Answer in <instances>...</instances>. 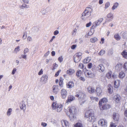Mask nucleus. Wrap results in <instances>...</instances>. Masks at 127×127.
Returning a JSON list of instances; mask_svg holds the SVG:
<instances>
[{"mask_svg": "<svg viewBox=\"0 0 127 127\" xmlns=\"http://www.w3.org/2000/svg\"><path fill=\"white\" fill-rule=\"evenodd\" d=\"M91 60V57H88L85 58L84 60V62L85 63H89Z\"/></svg>", "mask_w": 127, "mask_h": 127, "instance_id": "obj_34", "label": "nucleus"}, {"mask_svg": "<svg viewBox=\"0 0 127 127\" xmlns=\"http://www.w3.org/2000/svg\"><path fill=\"white\" fill-rule=\"evenodd\" d=\"M58 66V65L56 64V63H54L53 64V68L52 70H53L55 69Z\"/></svg>", "mask_w": 127, "mask_h": 127, "instance_id": "obj_48", "label": "nucleus"}, {"mask_svg": "<svg viewBox=\"0 0 127 127\" xmlns=\"http://www.w3.org/2000/svg\"><path fill=\"white\" fill-rule=\"evenodd\" d=\"M119 115L117 113H115L113 114V118L116 123H117L119 120Z\"/></svg>", "mask_w": 127, "mask_h": 127, "instance_id": "obj_11", "label": "nucleus"}, {"mask_svg": "<svg viewBox=\"0 0 127 127\" xmlns=\"http://www.w3.org/2000/svg\"><path fill=\"white\" fill-rule=\"evenodd\" d=\"M20 7L22 9L25 8H27V5L25 4H23L20 6Z\"/></svg>", "mask_w": 127, "mask_h": 127, "instance_id": "obj_49", "label": "nucleus"}, {"mask_svg": "<svg viewBox=\"0 0 127 127\" xmlns=\"http://www.w3.org/2000/svg\"><path fill=\"white\" fill-rule=\"evenodd\" d=\"M113 88L110 84L108 85V91L110 94H111L113 92Z\"/></svg>", "mask_w": 127, "mask_h": 127, "instance_id": "obj_22", "label": "nucleus"}, {"mask_svg": "<svg viewBox=\"0 0 127 127\" xmlns=\"http://www.w3.org/2000/svg\"><path fill=\"white\" fill-rule=\"evenodd\" d=\"M17 70L16 68H14L13 69L12 72V75H14L15 73Z\"/></svg>", "mask_w": 127, "mask_h": 127, "instance_id": "obj_58", "label": "nucleus"}, {"mask_svg": "<svg viewBox=\"0 0 127 127\" xmlns=\"http://www.w3.org/2000/svg\"><path fill=\"white\" fill-rule=\"evenodd\" d=\"M82 71L80 70H78L77 71L76 75L77 77H79L81 75Z\"/></svg>", "mask_w": 127, "mask_h": 127, "instance_id": "obj_43", "label": "nucleus"}, {"mask_svg": "<svg viewBox=\"0 0 127 127\" xmlns=\"http://www.w3.org/2000/svg\"><path fill=\"white\" fill-rule=\"evenodd\" d=\"M92 12V10L90 7L86 8L82 14L81 18L83 20H86L91 15Z\"/></svg>", "mask_w": 127, "mask_h": 127, "instance_id": "obj_3", "label": "nucleus"}, {"mask_svg": "<svg viewBox=\"0 0 127 127\" xmlns=\"http://www.w3.org/2000/svg\"><path fill=\"white\" fill-rule=\"evenodd\" d=\"M77 46V45L76 44L73 45L71 47V48L72 49H75Z\"/></svg>", "mask_w": 127, "mask_h": 127, "instance_id": "obj_62", "label": "nucleus"}, {"mask_svg": "<svg viewBox=\"0 0 127 127\" xmlns=\"http://www.w3.org/2000/svg\"><path fill=\"white\" fill-rule=\"evenodd\" d=\"M48 76L45 75H44L41 78V81L44 84L45 83L47 80Z\"/></svg>", "mask_w": 127, "mask_h": 127, "instance_id": "obj_16", "label": "nucleus"}, {"mask_svg": "<svg viewBox=\"0 0 127 127\" xmlns=\"http://www.w3.org/2000/svg\"><path fill=\"white\" fill-rule=\"evenodd\" d=\"M21 56L22 57H19V58L20 59H21L22 58L25 59H26L27 58V55H26L25 54H22L21 55Z\"/></svg>", "mask_w": 127, "mask_h": 127, "instance_id": "obj_47", "label": "nucleus"}, {"mask_svg": "<svg viewBox=\"0 0 127 127\" xmlns=\"http://www.w3.org/2000/svg\"><path fill=\"white\" fill-rule=\"evenodd\" d=\"M112 74V72L111 71H110L106 74V76L108 79H109L111 77Z\"/></svg>", "mask_w": 127, "mask_h": 127, "instance_id": "obj_35", "label": "nucleus"}, {"mask_svg": "<svg viewBox=\"0 0 127 127\" xmlns=\"http://www.w3.org/2000/svg\"><path fill=\"white\" fill-rule=\"evenodd\" d=\"M98 124L102 127H106L107 126V121L103 119H100L98 122Z\"/></svg>", "mask_w": 127, "mask_h": 127, "instance_id": "obj_9", "label": "nucleus"}, {"mask_svg": "<svg viewBox=\"0 0 127 127\" xmlns=\"http://www.w3.org/2000/svg\"><path fill=\"white\" fill-rule=\"evenodd\" d=\"M97 70L101 73L103 72L105 70L104 67L101 64L98 65L97 67Z\"/></svg>", "mask_w": 127, "mask_h": 127, "instance_id": "obj_13", "label": "nucleus"}, {"mask_svg": "<svg viewBox=\"0 0 127 127\" xmlns=\"http://www.w3.org/2000/svg\"><path fill=\"white\" fill-rule=\"evenodd\" d=\"M96 94L97 96H99L102 95V90L101 89L99 88H97L95 90Z\"/></svg>", "mask_w": 127, "mask_h": 127, "instance_id": "obj_17", "label": "nucleus"}, {"mask_svg": "<svg viewBox=\"0 0 127 127\" xmlns=\"http://www.w3.org/2000/svg\"><path fill=\"white\" fill-rule=\"evenodd\" d=\"M116 123L111 122L110 124V127H116Z\"/></svg>", "mask_w": 127, "mask_h": 127, "instance_id": "obj_51", "label": "nucleus"}, {"mask_svg": "<svg viewBox=\"0 0 127 127\" xmlns=\"http://www.w3.org/2000/svg\"><path fill=\"white\" fill-rule=\"evenodd\" d=\"M82 53L81 52H78L76 53L74 56V62L76 63L79 62L81 58Z\"/></svg>", "mask_w": 127, "mask_h": 127, "instance_id": "obj_5", "label": "nucleus"}, {"mask_svg": "<svg viewBox=\"0 0 127 127\" xmlns=\"http://www.w3.org/2000/svg\"><path fill=\"white\" fill-rule=\"evenodd\" d=\"M79 67L81 69H82L83 67V64L82 63H80L79 65Z\"/></svg>", "mask_w": 127, "mask_h": 127, "instance_id": "obj_61", "label": "nucleus"}, {"mask_svg": "<svg viewBox=\"0 0 127 127\" xmlns=\"http://www.w3.org/2000/svg\"><path fill=\"white\" fill-rule=\"evenodd\" d=\"M67 87L68 88H71L74 86V83L72 81H70L66 84Z\"/></svg>", "mask_w": 127, "mask_h": 127, "instance_id": "obj_20", "label": "nucleus"}, {"mask_svg": "<svg viewBox=\"0 0 127 127\" xmlns=\"http://www.w3.org/2000/svg\"><path fill=\"white\" fill-rule=\"evenodd\" d=\"M105 51L104 50H102L98 53V54L99 55L101 56L103 55L104 54H105Z\"/></svg>", "mask_w": 127, "mask_h": 127, "instance_id": "obj_42", "label": "nucleus"}, {"mask_svg": "<svg viewBox=\"0 0 127 127\" xmlns=\"http://www.w3.org/2000/svg\"><path fill=\"white\" fill-rule=\"evenodd\" d=\"M63 106L62 105H59L56 109V110L58 112H60L62 109Z\"/></svg>", "mask_w": 127, "mask_h": 127, "instance_id": "obj_27", "label": "nucleus"}, {"mask_svg": "<svg viewBox=\"0 0 127 127\" xmlns=\"http://www.w3.org/2000/svg\"><path fill=\"white\" fill-rule=\"evenodd\" d=\"M29 51V49L27 48H25L24 49V53L25 54L28 52Z\"/></svg>", "mask_w": 127, "mask_h": 127, "instance_id": "obj_50", "label": "nucleus"}, {"mask_svg": "<svg viewBox=\"0 0 127 127\" xmlns=\"http://www.w3.org/2000/svg\"><path fill=\"white\" fill-rule=\"evenodd\" d=\"M61 97L63 99H65L67 97V92L66 90L64 89H62L61 91Z\"/></svg>", "mask_w": 127, "mask_h": 127, "instance_id": "obj_8", "label": "nucleus"}, {"mask_svg": "<svg viewBox=\"0 0 127 127\" xmlns=\"http://www.w3.org/2000/svg\"><path fill=\"white\" fill-rule=\"evenodd\" d=\"M32 38L30 36H28V37L27 39V41H32Z\"/></svg>", "mask_w": 127, "mask_h": 127, "instance_id": "obj_54", "label": "nucleus"}, {"mask_svg": "<svg viewBox=\"0 0 127 127\" xmlns=\"http://www.w3.org/2000/svg\"><path fill=\"white\" fill-rule=\"evenodd\" d=\"M113 16L112 14L110 13L107 15V17L108 18H110Z\"/></svg>", "mask_w": 127, "mask_h": 127, "instance_id": "obj_60", "label": "nucleus"}, {"mask_svg": "<svg viewBox=\"0 0 127 127\" xmlns=\"http://www.w3.org/2000/svg\"><path fill=\"white\" fill-rule=\"evenodd\" d=\"M85 73L86 76L88 78H92L95 76L94 73L90 71H86Z\"/></svg>", "mask_w": 127, "mask_h": 127, "instance_id": "obj_7", "label": "nucleus"}, {"mask_svg": "<svg viewBox=\"0 0 127 127\" xmlns=\"http://www.w3.org/2000/svg\"><path fill=\"white\" fill-rule=\"evenodd\" d=\"M110 107V105L108 104L102 105L99 106L100 109L101 110H102L108 109Z\"/></svg>", "mask_w": 127, "mask_h": 127, "instance_id": "obj_12", "label": "nucleus"}, {"mask_svg": "<svg viewBox=\"0 0 127 127\" xmlns=\"http://www.w3.org/2000/svg\"><path fill=\"white\" fill-rule=\"evenodd\" d=\"M92 24V23L91 22H90L89 23L87 24L86 25V27H90Z\"/></svg>", "mask_w": 127, "mask_h": 127, "instance_id": "obj_63", "label": "nucleus"}, {"mask_svg": "<svg viewBox=\"0 0 127 127\" xmlns=\"http://www.w3.org/2000/svg\"><path fill=\"white\" fill-rule=\"evenodd\" d=\"M107 99L105 98H104L101 99L99 102V106L102 105L103 103H104L107 102Z\"/></svg>", "mask_w": 127, "mask_h": 127, "instance_id": "obj_18", "label": "nucleus"}, {"mask_svg": "<svg viewBox=\"0 0 127 127\" xmlns=\"http://www.w3.org/2000/svg\"><path fill=\"white\" fill-rule=\"evenodd\" d=\"M124 39H127V31L124 32L122 35Z\"/></svg>", "mask_w": 127, "mask_h": 127, "instance_id": "obj_41", "label": "nucleus"}, {"mask_svg": "<svg viewBox=\"0 0 127 127\" xmlns=\"http://www.w3.org/2000/svg\"><path fill=\"white\" fill-rule=\"evenodd\" d=\"M82 124L80 123H76L74 125V127H82Z\"/></svg>", "mask_w": 127, "mask_h": 127, "instance_id": "obj_39", "label": "nucleus"}, {"mask_svg": "<svg viewBox=\"0 0 127 127\" xmlns=\"http://www.w3.org/2000/svg\"><path fill=\"white\" fill-rule=\"evenodd\" d=\"M88 68H91L92 67L93 64L92 63H90L88 64Z\"/></svg>", "mask_w": 127, "mask_h": 127, "instance_id": "obj_52", "label": "nucleus"}, {"mask_svg": "<svg viewBox=\"0 0 127 127\" xmlns=\"http://www.w3.org/2000/svg\"><path fill=\"white\" fill-rule=\"evenodd\" d=\"M21 2L22 3H26L28 4L29 3V0H20Z\"/></svg>", "mask_w": 127, "mask_h": 127, "instance_id": "obj_44", "label": "nucleus"}, {"mask_svg": "<svg viewBox=\"0 0 127 127\" xmlns=\"http://www.w3.org/2000/svg\"><path fill=\"white\" fill-rule=\"evenodd\" d=\"M103 20V19L102 18L98 19L97 20L93 23L92 27L93 29L96 28V27L99 25L102 21Z\"/></svg>", "mask_w": 127, "mask_h": 127, "instance_id": "obj_6", "label": "nucleus"}, {"mask_svg": "<svg viewBox=\"0 0 127 127\" xmlns=\"http://www.w3.org/2000/svg\"><path fill=\"white\" fill-rule=\"evenodd\" d=\"M12 111V108H9L7 110L6 113L7 115L8 116H9L11 114V112Z\"/></svg>", "mask_w": 127, "mask_h": 127, "instance_id": "obj_30", "label": "nucleus"}, {"mask_svg": "<svg viewBox=\"0 0 127 127\" xmlns=\"http://www.w3.org/2000/svg\"><path fill=\"white\" fill-rule=\"evenodd\" d=\"M59 105L56 103L53 102L52 104V107L53 109H56L57 106Z\"/></svg>", "mask_w": 127, "mask_h": 127, "instance_id": "obj_37", "label": "nucleus"}, {"mask_svg": "<svg viewBox=\"0 0 127 127\" xmlns=\"http://www.w3.org/2000/svg\"><path fill=\"white\" fill-rule=\"evenodd\" d=\"M27 36V35L26 34H25V33H24L23 35V38L24 39H26V38Z\"/></svg>", "mask_w": 127, "mask_h": 127, "instance_id": "obj_64", "label": "nucleus"}, {"mask_svg": "<svg viewBox=\"0 0 127 127\" xmlns=\"http://www.w3.org/2000/svg\"><path fill=\"white\" fill-rule=\"evenodd\" d=\"M119 5V3L117 2H115L113 4L112 7V9L113 10H114L117 8Z\"/></svg>", "mask_w": 127, "mask_h": 127, "instance_id": "obj_28", "label": "nucleus"}, {"mask_svg": "<svg viewBox=\"0 0 127 127\" xmlns=\"http://www.w3.org/2000/svg\"><path fill=\"white\" fill-rule=\"evenodd\" d=\"M20 47L19 46H17L15 48L14 51L15 53L17 54L18 52H19L20 50Z\"/></svg>", "mask_w": 127, "mask_h": 127, "instance_id": "obj_38", "label": "nucleus"}, {"mask_svg": "<svg viewBox=\"0 0 127 127\" xmlns=\"http://www.w3.org/2000/svg\"><path fill=\"white\" fill-rule=\"evenodd\" d=\"M77 29H75L73 31V32H72V34L73 36H75L76 33Z\"/></svg>", "mask_w": 127, "mask_h": 127, "instance_id": "obj_53", "label": "nucleus"}, {"mask_svg": "<svg viewBox=\"0 0 127 127\" xmlns=\"http://www.w3.org/2000/svg\"><path fill=\"white\" fill-rule=\"evenodd\" d=\"M122 68V64L120 63H118L115 66L116 70L118 71H119Z\"/></svg>", "mask_w": 127, "mask_h": 127, "instance_id": "obj_26", "label": "nucleus"}, {"mask_svg": "<svg viewBox=\"0 0 127 127\" xmlns=\"http://www.w3.org/2000/svg\"><path fill=\"white\" fill-rule=\"evenodd\" d=\"M125 74L123 71L119 73V77L120 78L123 79L125 76Z\"/></svg>", "mask_w": 127, "mask_h": 127, "instance_id": "obj_29", "label": "nucleus"}, {"mask_svg": "<svg viewBox=\"0 0 127 127\" xmlns=\"http://www.w3.org/2000/svg\"><path fill=\"white\" fill-rule=\"evenodd\" d=\"M124 68L126 70H127V62H125L124 66Z\"/></svg>", "mask_w": 127, "mask_h": 127, "instance_id": "obj_57", "label": "nucleus"}, {"mask_svg": "<svg viewBox=\"0 0 127 127\" xmlns=\"http://www.w3.org/2000/svg\"><path fill=\"white\" fill-rule=\"evenodd\" d=\"M91 99L93 102L96 101L97 102L98 101L99 99L98 98L96 97H95L93 96H91L90 97Z\"/></svg>", "mask_w": 127, "mask_h": 127, "instance_id": "obj_31", "label": "nucleus"}, {"mask_svg": "<svg viewBox=\"0 0 127 127\" xmlns=\"http://www.w3.org/2000/svg\"><path fill=\"white\" fill-rule=\"evenodd\" d=\"M87 90L88 92L92 94L95 92L94 88L91 87H89L87 88Z\"/></svg>", "mask_w": 127, "mask_h": 127, "instance_id": "obj_25", "label": "nucleus"}, {"mask_svg": "<svg viewBox=\"0 0 127 127\" xmlns=\"http://www.w3.org/2000/svg\"><path fill=\"white\" fill-rule=\"evenodd\" d=\"M69 112L70 114L69 115V117L70 120L73 121L76 119L75 116V113L76 112V109L75 107L72 106L69 108Z\"/></svg>", "mask_w": 127, "mask_h": 127, "instance_id": "obj_4", "label": "nucleus"}, {"mask_svg": "<svg viewBox=\"0 0 127 127\" xmlns=\"http://www.w3.org/2000/svg\"><path fill=\"white\" fill-rule=\"evenodd\" d=\"M26 102L24 101H22L20 102V106L21 109L23 110H25L26 109Z\"/></svg>", "mask_w": 127, "mask_h": 127, "instance_id": "obj_15", "label": "nucleus"}, {"mask_svg": "<svg viewBox=\"0 0 127 127\" xmlns=\"http://www.w3.org/2000/svg\"><path fill=\"white\" fill-rule=\"evenodd\" d=\"M110 5V3L109 2H106L105 4V8L106 9Z\"/></svg>", "mask_w": 127, "mask_h": 127, "instance_id": "obj_46", "label": "nucleus"}, {"mask_svg": "<svg viewBox=\"0 0 127 127\" xmlns=\"http://www.w3.org/2000/svg\"><path fill=\"white\" fill-rule=\"evenodd\" d=\"M120 81L119 80H116L114 82V87L115 88H118L120 85Z\"/></svg>", "mask_w": 127, "mask_h": 127, "instance_id": "obj_24", "label": "nucleus"}, {"mask_svg": "<svg viewBox=\"0 0 127 127\" xmlns=\"http://www.w3.org/2000/svg\"><path fill=\"white\" fill-rule=\"evenodd\" d=\"M75 71L74 69L70 68L66 71V73L69 75H72L74 73Z\"/></svg>", "mask_w": 127, "mask_h": 127, "instance_id": "obj_23", "label": "nucleus"}, {"mask_svg": "<svg viewBox=\"0 0 127 127\" xmlns=\"http://www.w3.org/2000/svg\"><path fill=\"white\" fill-rule=\"evenodd\" d=\"M123 56L126 59H127V52L125 50H124L122 53Z\"/></svg>", "mask_w": 127, "mask_h": 127, "instance_id": "obj_32", "label": "nucleus"}, {"mask_svg": "<svg viewBox=\"0 0 127 127\" xmlns=\"http://www.w3.org/2000/svg\"><path fill=\"white\" fill-rule=\"evenodd\" d=\"M115 38L117 40H119L120 39L121 37L120 35L118 33L114 35Z\"/></svg>", "mask_w": 127, "mask_h": 127, "instance_id": "obj_36", "label": "nucleus"}, {"mask_svg": "<svg viewBox=\"0 0 127 127\" xmlns=\"http://www.w3.org/2000/svg\"><path fill=\"white\" fill-rule=\"evenodd\" d=\"M120 95L118 94H116L114 95V100L117 102H118L120 99Z\"/></svg>", "mask_w": 127, "mask_h": 127, "instance_id": "obj_21", "label": "nucleus"}, {"mask_svg": "<svg viewBox=\"0 0 127 127\" xmlns=\"http://www.w3.org/2000/svg\"><path fill=\"white\" fill-rule=\"evenodd\" d=\"M112 77L114 79H115L117 76V75L115 73H113L112 75Z\"/></svg>", "mask_w": 127, "mask_h": 127, "instance_id": "obj_55", "label": "nucleus"}, {"mask_svg": "<svg viewBox=\"0 0 127 127\" xmlns=\"http://www.w3.org/2000/svg\"><path fill=\"white\" fill-rule=\"evenodd\" d=\"M75 99V97L71 95H69L67 99L66 100V103L68 104L73 101Z\"/></svg>", "mask_w": 127, "mask_h": 127, "instance_id": "obj_10", "label": "nucleus"}, {"mask_svg": "<svg viewBox=\"0 0 127 127\" xmlns=\"http://www.w3.org/2000/svg\"><path fill=\"white\" fill-rule=\"evenodd\" d=\"M61 70H59L55 74V77L59 75V73L61 72Z\"/></svg>", "mask_w": 127, "mask_h": 127, "instance_id": "obj_59", "label": "nucleus"}, {"mask_svg": "<svg viewBox=\"0 0 127 127\" xmlns=\"http://www.w3.org/2000/svg\"><path fill=\"white\" fill-rule=\"evenodd\" d=\"M86 119L89 122L93 121L95 120V117L94 116L93 111L92 109L87 111L85 114Z\"/></svg>", "mask_w": 127, "mask_h": 127, "instance_id": "obj_2", "label": "nucleus"}, {"mask_svg": "<svg viewBox=\"0 0 127 127\" xmlns=\"http://www.w3.org/2000/svg\"><path fill=\"white\" fill-rule=\"evenodd\" d=\"M41 125L43 127H45L47 126V124L45 123L42 122L41 123Z\"/></svg>", "mask_w": 127, "mask_h": 127, "instance_id": "obj_56", "label": "nucleus"}, {"mask_svg": "<svg viewBox=\"0 0 127 127\" xmlns=\"http://www.w3.org/2000/svg\"><path fill=\"white\" fill-rule=\"evenodd\" d=\"M61 123L63 126H64V125L66 127H68L69 124V123L67 121L64 120L62 121Z\"/></svg>", "mask_w": 127, "mask_h": 127, "instance_id": "obj_19", "label": "nucleus"}, {"mask_svg": "<svg viewBox=\"0 0 127 127\" xmlns=\"http://www.w3.org/2000/svg\"><path fill=\"white\" fill-rule=\"evenodd\" d=\"M75 96L78 98L81 105L83 104L86 100V95L82 92L79 91L76 92Z\"/></svg>", "mask_w": 127, "mask_h": 127, "instance_id": "obj_1", "label": "nucleus"}, {"mask_svg": "<svg viewBox=\"0 0 127 127\" xmlns=\"http://www.w3.org/2000/svg\"><path fill=\"white\" fill-rule=\"evenodd\" d=\"M53 92L55 94H57L59 91L58 86V85H54L52 87Z\"/></svg>", "mask_w": 127, "mask_h": 127, "instance_id": "obj_14", "label": "nucleus"}, {"mask_svg": "<svg viewBox=\"0 0 127 127\" xmlns=\"http://www.w3.org/2000/svg\"><path fill=\"white\" fill-rule=\"evenodd\" d=\"M58 60L60 63L62 62L63 60V58L62 56H61L59 57L58 59Z\"/></svg>", "mask_w": 127, "mask_h": 127, "instance_id": "obj_45", "label": "nucleus"}, {"mask_svg": "<svg viewBox=\"0 0 127 127\" xmlns=\"http://www.w3.org/2000/svg\"><path fill=\"white\" fill-rule=\"evenodd\" d=\"M40 12L43 15H45L47 12L46 9L44 8L42 9L41 10Z\"/></svg>", "mask_w": 127, "mask_h": 127, "instance_id": "obj_33", "label": "nucleus"}, {"mask_svg": "<svg viewBox=\"0 0 127 127\" xmlns=\"http://www.w3.org/2000/svg\"><path fill=\"white\" fill-rule=\"evenodd\" d=\"M98 39L97 38L94 37L91 38L90 39V42L92 43H95L97 41Z\"/></svg>", "mask_w": 127, "mask_h": 127, "instance_id": "obj_40", "label": "nucleus"}]
</instances>
